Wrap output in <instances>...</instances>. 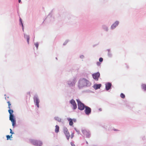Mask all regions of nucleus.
<instances>
[{
  "instance_id": "nucleus-30",
  "label": "nucleus",
  "mask_w": 146,
  "mask_h": 146,
  "mask_svg": "<svg viewBox=\"0 0 146 146\" xmlns=\"http://www.w3.org/2000/svg\"><path fill=\"white\" fill-rule=\"evenodd\" d=\"M70 102L71 104H73V100H71L70 101Z\"/></svg>"
},
{
  "instance_id": "nucleus-24",
  "label": "nucleus",
  "mask_w": 146,
  "mask_h": 146,
  "mask_svg": "<svg viewBox=\"0 0 146 146\" xmlns=\"http://www.w3.org/2000/svg\"><path fill=\"white\" fill-rule=\"evenodd\" d=\"M103 58L102 57H100L99 58V62H102L103 61Z\"/></svg>"
},
{
  "instance_id": "nucleus-33",
  "label": "nucleus",
  "mask_w": 146,
  "mask_h": 146,
  "mask_svg": "<svg viewBox=\"0 0 146 146\" xmlns=\"http://www.w3.org/2000/svg\"><path fill=\"white\" fill-rule=\"evenodd\" d=\"M99 110L100 111H102V109L101 108H100L99 109Z\"/></svg>"
},
{
  "instance_id": "nucleus-3",
  "label": "nucleus",
  "mask_w": 146,
  "mask_h": 146,
  "mask_svg": "<svg viewBox=\"0 0 146 146\" xmlns=\"http://www.w3.org/2000/svg\"><path fill=\"white\" fill-rule=\"evenodd\" d=\"M76 100L77 102L78 109L80 111L83 110L86 106L79 99H76Z\"/></svg>"
},
{
  "instance_id": "nucleus-40",
  "label": "nucleus",
  "mask_w": 146,
  "mask_h": 146,
  "mask_svg": "<svg viewBox=\"0 0 146 146\" xmlns=\"http://www.w3.org/2000/svg\"><path fill=\"white\" fill-rule=\"evenodd\" d=\"M28 94L29 95H30V93L29 92L28 93Z\"/></svg>"
},
{
  "instance_id": "nucleus-41",
  "label": "nucleus",
  "mask_w": 146,
  "mask_h": 146,
  "mask_svg": "<svg viewBox=\"0 0 146 146\" xmlns=\"http://www.w3.org/2000/svg\"><path fill=\"white\" fill-rule=\"evenodd\" d=\"M20 21H21V19H20Z\"/></svg>"
},
{
  "instance_id": "nucleus-12",
  "label": "nucleus",
  "mask_w": 146,
  "mask_h": 146,
  "mask_svg": "<svg viewBox=\"0 0 146 146\" xmlns=\"http://www.w3.org/2000/svg\"><path fill=\"white\" fill-rule=\"evenodd\" d=\"M64 132L66 135L68 139L70 137V134L67 129H64Z\"/></svg>"
},
{
  "instance_id": "nucleus-25",
  "label": "nucleus",
  "mask_w": 146,
  "mask_h": 146,
  "mask_svg": "<svg viewBox=\"0 0 146 146\" xmlns=\"http://www.w3.org/2000/svg\"><path fill=\"white\" fill-rule=\"evenodd\" d=\"M74 129L76 131L78 134H80V132L79 130L77 129L75 127L74 128Z\"/></svg>"
},
{
  "instance_id": "nucleus-43",
  "label": "nucleus",
  "mask_w": 146,
  "mask_h": 146,
  "mask_svg": "<svg viewBox=\"0 0 146 146\" xmlns=\"http://www.w3.org/2000/svg\"><path fill=\"white\" fill-rule=\"evenodd\" d=\"M22 23V26H23V24H22V23Z\"/></svg>"
},
{
  "instance_id": "nucleus-19",
  "label": "nucleus",
  "mask_w": 146,
  "mask_h": 146,
  "mask_svg": "<svg viewBox=\"0 0 146 146\" xmlns=\"http://www.w3.org/2000/svg\"><path fill=\"white\" fill-rule=\"evenodd\" d=\"M25 37L27 40L28 44H29L30 38L29 36V35H27L25 36Z\"/></svg>"
},
{
  "instance_id": "nucleus-38",
  "label": "nucleus",
  "mask_w": 146,
  "mask_h": 146,
  "mask_svg": "<svg viewBox=\"0 0 146 146\" xmlns=\"http://www.w3.org/2000/svg\"><path fill=\"white\" fill-rule=\"evenodd\" d=\"M126 67H127V68H129V67H128V66H127Z\"/></svg>"
},
{
  "instance_id": "nucleus-11",
  "label": "nucleus",
  "mask_w": 146,
  "mask_h": 146,
  "mask_svg": "<svg viewBox=\"0 0 146 146\" xmlns=\"http://www.w3.org/2000/svg\"><path fill=\"white\" fill-rule=\"evenodd\" d=\"M101 86L102 84H94L93 87L95 90H97L98 89H100Z\"/></svg>"
},
{
  "instance_id": "nucleus-18",
  "label": "nucleus",
  "mask_w": 146,
  "mask_h": 146,
  "mask_svg": "<svg viewBox=\"0 0 146 146\" xmlns=\"http://www.w3.org/2000/svg\"><path fill=\"white\" fill-rule=\"evenodd\" d=\"M68 121H69V124L70 125H73V123L72 122V119L70 118H68Z\"/></svg>"
},
{
  "instance_id": "nucleus-8",
  "label": "nucleus",
  "mask_w": 146,
  "mask_h": 146,
  "mask_svg": "<svg viewBox=\"0 0 146 146\" xmlns=\"http://www.w3.org/2000/svg\"><path fill=\"white\" fill-rule=\"evenodd\" d=\"M105 89L106 91H108L111 89V86H112L111 83L110 82H108L105 84Z\"/></svg>"
},
{
  "instance_id": "nucleus-23",
  "label": "nucleus",
  "mask_w": 146,
  "mask_h": 146,
  "mask_svg": "<svg viewBox=\"0 0 146 146\" xmlns=\"http://www.w3.org/2000/svg\"><path fill=\"white\" fill-rule=\"evenodd\" d=\"M12 135H11L10 136L9 135H7L6 136V137L7 138V140H9V139H10L11 138V137H12Z\"/></svg>"
},
{
  "instance_id": "nucleus-7",
  "label": "nucleus",
  "mask_w": 146,
  "mask_h": 146,
  "mask_svg": "<svg viewBox=\"0 0 146 146\" xmlns=\"http://www.w3.org/2000/svg\"><path fill=\"white\" fill-rule=\"evenodd\" d=\"M119 22L118 21H116L111 26L110 29L111 30H113L116 28L119 24Z\"/></svg>"
},
{
  "instance_id": "nucleus-13",
  "label": "nucleus",
  "mask_w": 146,
  "mask_h": 146,
  "mask_svg": "<svg viewBox=\"0 0 146 146\" xmlns=\"http://www.w3.org/2000/svg\"><path fill=\"white\" fill-rule=\"evenodd\" d=\"M102 29L106 32L108 31V27L106 25H103L102 26Z\"/></svg>"
},
{
  "instance_id": "nucleus-39",
  "label": "nucleus",
  "mask_w": 146,
  "mask_h": 146,
  "mask_svg": "<svg viewBox=\"0 0 146 146\" xmlns=\"http://www.w3.org/2000/svg\"><path fill=\"white\" fill-rule=\"evenodd\" d=\"M10 131H12V129H10Z\"/></svg>"
},
{
  "instance_id": "nucleus-15",
  "label": "nucleus",
  "mask_w": 146,
  "mask_h": 146,
  "mask_svg": "<svg viewBox=\"0 0 146 146\" xmlns=\"http://www.w3.org/2000/svg\"><path fill=\"white\" fill-rule=\"evenodd\" d=\"M107 50L108 51V56L110 57H111L112 56V54L110 52V49H108Z\"/></svg>"
},
{
  "instance_id": "nucleus-5",
  "label": "nucleus",
  "mask_w": 146,
  "mask_h": 146,
  "mask_svg": "<svg viewBox=\"0 0 146 146\" xmlns=\"http://www.w3.org/2000/svg\"><path fill=\"white\" fill-rule=\"evenodd\" d=\"M93 79L96 81H98L100 76V74L99 72L93 73L92 74Z\"/></svg>"
},
{
  "instance_id": "nucleus-17",
  "label": "nucleus",
  "mask_w": 146,
  "mask_h": 146,
  "mask_svg": "<svg viewBox=\"0 0 146 146\" xmlns=\"http://www.w3.org/2000/svg\"><path fill=\"white\" fill-rule=\"evenodd\" d=\"M77 108V105L75 101L74 100V110H75Z\"/></svg>"
},
{
  "instance_id": "nucleus-34",
  "label": "nucleus",
  "mask_w": 146,
  "mask_h": 146,
  "mask_svg": "<svg viewBox=\"0 0 146 146\" xmlns=\"http://www.w3.org/2000/svg\"><path fill=\"white\" fill-rule=\"evenodd\" d=\"M114 130L115 131H117V129H114Z\"/></svg>"
},
{
  "instance_id": "nucleus-44",
  "label": "nucleus",
  "mask_w": 146,
  "mask_h": 146,
  "mask_svg": "<svg viewBox=\"0 0 146 146\" xmlns=\"http://www.w3.org/2000/svg\"><path fill=\"white\" fill-rule=\"evenodd\" d=\"M73 82H74V81H73Z\"/></svg>"
},
{
  "instance_id": "nucleus-22",
  "label": "nucleus",
  "mask_w": 146,
  "mask_h": 146,
  "mask_svg": "<svg viewBox=\"0 0 146 146\" xmlns=\"http://www.w3.org/2000/svg\"><path fill=\"white\" fill-rule=\"evenodd\" d=\"M141 138L143 140H144L146 139V136L145 135H143L141 137Z\"/></svg>"
},
{
  "instance_id": "nucleus-1",
  "label": "nucleus",
  "mask_w": 146,
  "mask_h": 146,
  "mask_svg": "<svg viewBox=\"0 0 146 146\" xmlns=\"http://www.w3.org/2000/svg\"><path fill=\"white\" fill-rule=\"evenodd\" d=\"M91 85V83L88 80L84 78H80L78 82V86L79 89L84 87H89Z\"/></svg>"
},
{
  "instance_id": "nucleus-6",
  "label": "nucleus",
  "mask_w": 146,
  "mask_h": 146,
  "mask_svg": "<svg viewBox=\"0 0 146 146\" xmlns=\"http://www.w3.org/2000/svg\"><path fill=\"white\" fill-rule=\"evenodd\" d=\"M85 109L84 111L86 115H89L91 113L92 109L86 106Z\"/></svg>"
},
{
  "instance_id": "nucleus-26",
  "label": "nucleus",
  "mask_w": 146,
  "mask_h": 146,
  "mask_svg": "<svg viewBox=\"0 0 146 146\" xmlns=\"http://www.w3.org/2000/svg\"><path fill=\"white\" fill-rule=\"evenodd\" d=\"M55 118L56 120H57L59 121H60V119L58 117H55Z\"/></svg>"
},
{
  "instance_id": "nucleus-42",
  "label": "nucleus",
  "mask_w": 146,
  "mask_h": 146,
  "mask_svg": "<svg viewBox=\"0 0 146 146\" xmlns=\"http://www.w3.org/2000/svg\"><path fill=\"white\" fill-rule=\"evenodd\" d=\"M74 146H76L74 144Z\"/></svg>"
},
{
  "instance_id": "nucleus-2",
  "label": "nucleus",
  "mask_w": 146,
  "mask_h": 146,
  "mask_svg": "<svg viewBox=\"0 0 146 146\" xmlns=\"http://www.w3.org/2000/svg\"><path fill=\"white\" fill-rule=\"evenodd\" d=\"M8 111L10 114L9 119L11 121L12 126L13 127H14L15 126L16 121L15 119L14 118V115L13 114V111L10 109L8 110Z\"/></svg>"
},
{
  "instance_id": "nucleus-36",
  "label": "nucleus",
  "mask_w": 146,
  "mask_h": 146,
  "mask_svg": "<svg viewBox=\"0 0 146 146\" xmlns=\"http://www.w3.org/2000/svg\"><path fill=\"white\" fill-rule=\"evenodd\" d=\"M21 0H18V1L19 3H20L21 2Z\"/></svg>"
},
{
  "instance_id": "nucleus-9",
  "label": "nucleus",
  "mask_w": 146,
  "mask_h": 146,
  "mask_svg": "<svg viewBox=\"0 0 146 146\" xmlns=\"http://www.w3.org/2000/svg\"><path fill=\"white\" fill-rule=\"evenodd\" d=\"M33 144L36 146H41L42 145V142L40 141L35 140L32 142Z\"/></svg>"
},
{
  "instance_id": "nucleus-21",
  "label": "nucleus",
  "mask_w": 146,
  "mask_h": 146,
  "mask_svg": "<svg viewBox=\"0 0 146 146\" xmlns=\"http://www.w3.org/2000/svg\"><path fill=\"white\" fill-rule=\"evenodd\" d=\"M7 103H8V108H9V109H11V104H10V102L9 101H8L7 102Z\"/></svg>"
},
{
  "instance_id": "nucleus-16",
  "label": "nucleus",
  "mask_w": 146,
  "mask_h": 146,
  "mask_svg": "<svg viewBox=\"0 0 146 146\" xmlns=\"http://www.w3.org/2000/svg\"><path fill=\"white\" fill-rule=\"evenodd\" d=\"M59 127L58 125H56L55 126V132L56 133H58L59 130Z\"/></svg>"
},
{
  "instance_id": "nucleus-10",
  "label": "nucleus",
  "mask_w": 146,
  "mask_h": 146,
  "mask_svg": "<svg viewBox=\"0 0 146 146\" xmlns=\"http://www.w3.org/2000/svg\"><path fill=\"white\" fill-rule=\"evenodd\" d=\"M34 102H35L36 103V105L37 106V107L38 108L39 106V103L40 101L38 97L36 96H35L34 98Z\"/></svg>"
},
{
  "instance_id": "nucleus-28",
  "label": "nucleus",
  "mask_w": 146,
  "mask_h": 146,
  "mask_svg": "<svg viewBox=\"0 0 146 146\" xmlns=\"http://www.w3.org/2000/svg\"><path fill=\"white\" fill-rule=\"evenodd\" d=\"M96 64L98 66H99L100 65L101 63L99 62H96Z\"/></svg>"
},
{
  "instance_id": "nucleus-27",
  "label": "nucleus",
  "mask_w": 146,
  "mask_h": 146,
  "mask_svg": "<svg viewBox=\"0 0 146 146\" xmlns=\"http://www.w3.org/2000/svg\"><path fill=\"white\" fill-rule=\"evenodd\" d=\"M80 58L81 59H84V56L83 55H80Z\"/></svg>"
},
{
  "instance_id": "nucleus-4",
  "label": "nucleus",
  "mask_w": 146,
  "mask_h": 146,
  "mask_svg": "<svg viewBox=\"0 0 146 146\" xmlns=\"http://www.w3.org/2000/svg\"><path fill=\"white\" fill-rule=\"evenodd\" d=\"M82 131L83 134L86 136V138H90V137L91 133L89 130L82 129Z\"/></svg>"
},
{
  "instance_id": "nucleus-14",
  "label": "nucleus",
  "mask_w": 146,
  "mask_h": 146,
  "mask_svg": "<svg viewBox=\"0 0 146 146\" xmlns=\"http://www.w3.org/2000/svg\"><path fill=\"white\" fill-rule=\"evenodd\" d=\"M141 88L144 90V91H146V84H142L141 85Z\"/></svg>"
},
{
  "instance_id": "nucleus-35",
  "label": "nucleus",
  "mask_w": 146,
  "mask_h": 146,
  "mask_svg": "<svg viewBox=\"0 0 146 146\" xmlns=\"http://www.w3.org/2000/svg\"><path fill=\"white\" fill-rule=\"evenodd\" d=\"M86 143L87 144H88V142L87 141H86Z\"/></svg>"
},
{
  "instance_id": "nucleus-20",
  "label": "nucleus",
  "mask_w": 146,
  "mask_h": 146,
  "mask_svg": "<svg viewBox=\"0 0 146 146\" xmlns=\"http://www.w3.org/2000/svg\"><path fill=\"white\" fill-rule=\"evenodd\" d=\"M120 96L122 98H124L125 97V94L123 93H121V94Z\"/></svg>"
},
{
  "instance_id": "nucleus-29",
  "label": "nucleus",
  "mask_w": 146,
  "mask_h": 146,
  "mask_svg": "<svg viewBox=\"0 0 146 146\" xmlns=\"http://www.w3.org/2000/svg\"><path fill=\"white\" fill-rule=\"evenodd\" d=\"M35 45L36 48H37L38 46V43H36L35 44Z\"/></svg>"
},
{
  "instance_id": "nucleus-32",
  "label": "nucleus",
  "mask_w": 146,
  "mask_h": 146,
  "mask_svg": "<svg viewBox=\"0 0 146 146\" xmlns=\"http://www.w3.org/2000/svg\"><path fill=\"white\" fill-rule=\"evenodd\" d=\"M10 133H11L12 134H13V133H13V132H12V131H10Z\"/></svg>"
},
{
  "instance_id": "nucleus-37",
  "label": "nucleus",
  "mask_w": 146,
  "mask_h": 146,
  "mask_svg": "<svg viewBox=\"0 0 146 146\" xmlns=\"http://www.w3.org/2000/svg\"><path fill=\"white\" fill-rule=\"evenodd\" d=\"M71 145L72 146H73L72 145V142H71Z\"/></svg>"
},
{
  "instance_id": "nucleus-31",
  "label": "nucleus",
  "mask_w": 146,
  "mask_h": 146,
  "mask_svg": "<svg viewBox=\"0 0 146 146\" xmlns=\"http://www.w3.org/2000/svg\"><path fill=\"white\" fill-rule=\"evenodd\" d=\"M76 119H75L74 118V122H76Z\"/></svg>"
}]
</instances>
